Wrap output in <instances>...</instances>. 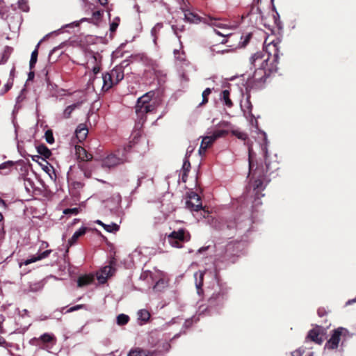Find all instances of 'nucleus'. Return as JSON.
I'll return each mask as SVG.
<instances>
[{
    "instance_id": "obj_1",
    "label": "nucleus",
    "mask_w": 356,
    "mask_h": 356,
    "mask_svg": "<svg viewBox=\"0 0 356 356\" xmlns=\"http://www.w3.org/2000/svg\"><path fill=\"white\" fill-rule=\"evenodd\" d=\"M279 49L277 43L270 42L265 47V52H257L252 57V63L257 67L253 76V82L263 83L266 78L277 70Z\"/></svg>"
},
{
    "instance_id": "obj_2",
    "label": "nucleus",
    "mask_w": 356,
    "mask_h": 356,
    "mask_svg": "<svg viewBox=\"0 0 356 356\" xmlns=\"http://www.w3.org/2000/svg\"><path fill=\"white\" fill-rule=\"evenodd\" d=\"M350 337L351 335L346 328L339 327L332 332L330 338L325 345V348L327 350H335L339 347L341 341L343 343V341H346Z\"/></svg>"
},
{
    "instance_id": "obj_3",
    "label": "nucleus",
    "mask_w": 356,
    "mask_h": 356,
    "mask_svg": "<svg viewBox=\"0 0 356 356\" xmlns=\"http://www.w3.org/2000/svg\"><path fill=\"white\" fill-rule=\"evenodd\" d=\"M191 239V235L188 231L184 229H179L177 231H173L167 236V241L169 244L176 248H181L183 244Z\"/></svg>"
},
{
    "instance_id": "obj_4",
    "label": "nucleus",
    "mask_w": 356,
    "mask_h": 356,
    "mask_svg": "<svg viewBox=\"0 0 356 356\" xmlns=\"http://www.w3.org/2000/svg\"><path fill=\"white\" fill-rule=\"evenodd\" d=\"M124 151H126V149L124 150L118 149L115 153L108 154L103 159L102 166L111 168L127 161L128 159L124 154Z\"/></svg>"
},
{
    "instance_id": "obj_5",
    "label": "nucleus",
    "mask_w": 356,
    "mask_h": 356,
    "mask_svg": "<svg viewBox=\"0 0 356 356\" xmlns=\"http://www.w3.org/2000/svg\"><path fill=\"white\" fill-rule=\"evenodd\" d=\"M33 345L39 346L40 348L49 351L56 344V339L53 334L44 333L40 337H35L31 341Z\"/></svg>"
},
{
    "instance_id": "obj_6",
    "label": "nucleus",
    "mask_w": 356,
    "mask_h": 356,
    "mask_svg": "<svg viewBox=\"0 0 356 356\" xmlns=\"http://www.w3.org/2000/svg\"><path fill=\"white\" fill-rule=\"evenodd\" d=\"M225 134H227V131L225 130H216L212 134L209 133L208 135L204 136L199 149V154L200 155L204 154L216 139L223 136Z\"/></svg>"
},
{
    "instance_id": "obj_7",
    "label": "nucleus",
    "mask_w": 356,
    "mask_h": 356,
    "mask_svg": "<svg viewBox=\"0 0 356 356\" xmlns=\"http://www.w3.org/2000/svg\"><path fill=\"white\" fill-rule=\"evenodd\" d=\"M225 300V293L222 291H218L213 293V295L209 299V307L207 309L208 313L210 314H213L217 307H220Z\"/></svg>"
},
{
    "instance_id": "obj_8",
    "label": "nucleus",
    "mask_w": 356,
    "mask_h": 356,
    "mask_svg": "<svg viewBox=\"0 0 356 356\" xmlns=\"http://www.w3.org/2000/svg\"><path fill=\"white\" fill-rule=\"evenodd\" d=\"M186 207L191 211H197L202 209V202L200 196L195 192L189 193L186 201Z\"/></svg>"
},
{
    "instance_id": "obj_9",
    "label": "nucleus",
    "mask_w": 356,
    "mask_h": 356,
    "mask_svg": "<svg viewBox=\"0 0 356 356\" xmlns=\"http://www.w3.org/2000/svg\"><path fill=\"white\" fill-rule=\"evenodd\" d=\"M112 78L113 77L111 76L110 72L104 74L102 78L96 77L93 80V85L95 86L97 84H100L102 82V90L107 91L113 86V84H115Z\"/></svg>"
},
{
    "instance_id": "obj_10",
    "label": "nucleus",
    "mask_w": 356,
    "mask_h": 356,
    "mask_svg": "<svg viewBox=\"0 0 356 356\" xmlns=\"http://www.w3.org/2000/svg\"><path fill=\"white\" fill-rule=\"evenodd\" d=\"M155 93L153 91H150L138 98L136 106V112L138 116H140V111H142V107L143 106H146L149 102H152V99L155 98Z\"/></svg>"
},
{
    "instance_id": "obj_11",
    "label": "nucleus",
    "mask_w": 356,
    "mask_h": 356,
    "mask_svg": "<svg viewBox=\"0 0 356 356\" xmlns=\"http://www.w3.org/2000/svg\"><path fill=\"white\" fill-rule=\"evenodd\" d=\"M114 268L111 266H106L97 273V279L100 284H104L107 279L112 276Z\"/></svg>"
},
{
    "instance_id": "obj_12",
    "label": "nucleus",
    "mask_w": 356,
    "mask_h": 356,
    "mask_svg": "<svg viewBox=\"0 0 356 356\" xmlns=\"http://www.w3.org/2000/svg\"><path fill=\"white\" fill-rule=\"evenodd\" d=\"M182 13L185 20L188 22H208L206 17H202L194 12L187 10H183Z\"/></svg>"
},
{
    "instance_id": "obj_13",
    "label": "nucleus",
    "mask_w": 356,
    "mask_h": 356,
    "mask_svg": "<svg viewBox=\"0 0 356 356\" xmlns=\"http://www.w3.org/2000/svg\"><path fill=\"white\" fill-rule=\"evenodd\" d=\"M51 252V250H47L42 252H38V253H37V254L33 255L29 259L24 260L22 263L20 264V266H22V264L27 266L33 262L42 260L44 258L47 257L50 254Z\"/></svg>"
},
{
    "instance_id": "obj_14",
    "label": "nucleus",
    "mask_w": 356,
    "mask_h": 356,
    "mask_svg": "<svg viewBox=\"0 0 356 356\" xmlns=\"http://www.w3.org/2000/svg\"><path fill=\"white\" fill-rule=\"evenodd\" d=\"M213 30L217 35L227 37L231 35L230 28L225 24H212Z\"/></svg>"
},
{
    "instance_id": "obj_15",
    "label": "nucleus",
    "mask_w": 356,
    "mask_h": 356,
    "mask_svg": "<svg viewBox=\"0 0 356 356\" xmlns=\"http://www.w3.org/2000/svg\"><path fill=\"white\" fill-rule=\"evenodd\" d=\"M160 104V101L155 97L154 99H152V102H149L146 106H143L142 107V111H140V116L142 117L144 114L153 112Z\"/></svg>"
},
{
    "instance_id": "obj_16",
    "label": "nucleus",
    "mask_w": 356,
    "mask_h": 356,
    "mask_svg": "<svg viewBox=\"0 0 356 356\" xmlns=\"http://www.w3.org/2000/svg\"><path fill=\"white\" fill-rule=\"evenodd\" d=\"M153 352L149 350L143 349L141 348H131L127 356H152Z\"/></svg>"
},
{
    "instance_id": "obj_17",
    "label": "nucleus",
    "mask_w": 356,
    "mask_h": 356,
    "mask_svg": "<svg viewBox=\"0 0 356 356\" xmlns=\"http://www.w3.org/2000/svg\"><path fill=\"white\" fill-rule=\"evenodd\" d=\"M76 154L78 158L82 161H90L92 159V154L88 153L86 150L81 146L76 147Z\"/></svg>"
},
{
    "instance_id": "obj_18",
    "label": "nucleus",
    "mask_w": 356,
    "mask_h": 356,
    "mask_svg": "<svg viewBox=\"0 0 356 356\" xmlns=\"http://www.w3.org/2000/svg\"><path fill=\"white\" fill-rule=\"evenodd\" d=\"M75 133L76 138L81 142L86 139L88 131L85 124H81L76 128Z\"/></svg>"
},
{
    "instance_id": "obj_19",
    "label": "nucleus",
    "mask_w": 356,
    "mask_h": 356,
    "mask_svg": "<svg viewBox=\"0 0 356 356\" xmlns=\"http://www.w3.org/2000/svg\"><path fill=\"white\" fill-rule=\"evenodd\" d=\"M110 74L113 77L112 79L115 84L118 83L120 81L122 80L124 78V73L120 67L113 68L110 72Z\"/></svg>"
},
{
    "instance_id": "obj_20",
    "label": "nucleus",
    "mask_w": 356,
    "mask_h": 356,
    "mask_svg": "<svg viewBox=\"0 0 356 356\" xmlns=\"http://www.w3.org/2000/svg\"><path fill=\"white\" fill-rule=\"evenodd\" d=\"M307 337L312 341L318 344H321L323 342L322 337L320 335V332L317 329L310 330L308 333Z\"/></svg>"
},
{
    "instance_id": "obj_21",
    "label": "nucleus",
    "mask_w": 356,
    "mask_h": 356,
    "mask_svg": "<svg viewBox=\"0 0 356 356\" xmlns=\"http://www.w3.org/2000/svg\"><path fill=\"white\" fill-rule=\"evenodd\" d=\"M86 232V228L85 227H82L79 228L77 231H76L72 236L69 239L68 244L70 245H74L78 238L81 236L84 235Z\"/></svg>"
},
{
    "instance_id": "obj_22",
    "label": "nucleus",
    "mask_w": 356,
    "mask_h": 356,
    "mask_svg": "<svg viewBox=\"0 0 356 356\" xmlns=\"http://www.w3.org/2000/svg\"><path fill=\"white\" fill-rule=\"evenodd\" d=\"M229 91L228 90H223L220 94V100L226 105L227 107L232 106V102L229 98Z\"/></svg>"
},
{
    "instance_id": "obj_23",
    "label": "nucleus",
    "mask_w": 356,
    "mask_h": 356,
    "mask_svg": "<svg viewBox=\"0 0 356 356\" xmlns=\"http://www.w3.org/2000/svg\"><path fill=\"white\" fill-rule=\"evenodd\" d=\"M93 277L90 275L81 276L78 279V286L82 287L91 284L93 282Z\"/></svg>"
},
{
    "instance_id": "obj_24",
    "label": "nucleus",
    "mask_w": 356,
    "mask_h": 356,
    "mask_svg": "<svg viewBox=\"0 0 356 356\" xmlns=\"http://www.w3.org/2000/svg\"><path fill=\"white\" fill-rule=\"evenodd\" d=\"M168 286V281L164 278H160L156 282L153 286V289L155 291H162Z\"/></svg>"
},
{
    "instance_id": "obj_25",
    "label": "nucleus",
    "mask_w": 356,
    "mask_h": 356,
    "mask_svg": "<svg viewBox=\"0 0 356 356\" xmlns=\"http://www.w3.org/2000/svg\"><path fill=\"white\" fill-rule=\"evenodd\" d=\"M206 272L199 271L195 273L194 277L195 280V286L197 289L198 293L202 286L203 277Z\"/></svg>"
},
{
    "instance_id": "obj_26",
    "label": "nucleus",
    "mask_w": 356,
    "mask_h": 356,
    "mask_svg": "<svg viewBox=\"0 0 356 356\" xmlns=\"http://www.w3.org/2000/svg\"><path fill=\"white\" fill-rule=\"evenodd\" d=\"M80 106V103L73 104L72 105L68 106L63 113V118H69L71 116L72 113L74 111L75 108H78Z\"/></svg>"
},
{
    "instance_id": "obj_27",
    "label": "nucleus",
    "mask_w": 356,
    "mask_h": 356,
    "mask_svg": "<svg viewBox=\"0 0 356 356\" xmlns=\"http://www.w3.org/2000/svg\"><path fill=\"white\" fill-rule=\"evenodd\" d=\"M137 315H138V320L143 323L147 322L150 318V314L146 309L139 310L138 312Z\"/></svg>"
},
{
    "instance_id": "obj_28",
    "label": "nucleus",
    "mask_w": 356,
    "mask_h": 356,
    "mask_svg": "<svg viewBox=\"0 0 356 356\" xmlns=\"http://www.w3.org/2000/svg\"><path fill=\"white\" fill-rule=\"evenodd\" d=\"M246 105L247 109H243L244 115L247 119H250L251 122H253V115H252V105L250 104V102L248 100L246 101L245 103V105H241V107L243 108Z\"/></svg>"
},
{
    "instance_id": "obj_29",
    "label": "nucleus",
    "mask_w": 356,
    "mask_h": 356,
    "mask_svg": "<svg viewBox=\"0 0 356 356\" xmlns=\"http://www.w3.org/2000/svg\"><path fill=\"white\" fill-rule=\"evenodd\" d=\"M40 42H38V44L36 46L35 49L31 53L30 63H29V65H30V68L31 69L34 67L35 64L37 62V58H38V47L40 45Z\"/></svg>"
},
{
    "instance_id": "obj_30",
    "label": "nucleus",
    "mask_w": 356,
    "mask_h": 356,
    "mask_svg": "<svg viewBox=\"0 0 356 356\" xmlns=\"http://www.w3.org/2000/svg\"><path fill=\"white\" fill-rule=\"evenodd\" d=\"M38 152L45 158L48 159L50 157L51 153V151L45 145H40L38 147Z\"/></svg>"
},
{
    "instance_id": "obj_31",
    "label": "nucleus",
    "mask_w": 356,
    "mask_h": 356,
    "mask_svg": "<svg viewBox=\"0 0 356 356\" xmlns=\"http://www.w3.org/2000/svg\"><path fill=\"white\" fill-rule=\"evenodd\" d=\"M254 33L252 32L243 33L241 37V42L243 47H245L250 41Z\"/></svg>"
},
{
    "instance_id": "obj_32",
    "label": "nucleus",
    "mask_w": 356,
    "mask_h": 356,
    "mask_svg": "<svg viewBox=\"0 0 356 356\" xmlns=\"http://www.w3.org/2000/svg\"><path fill=\"white\" fill-rule=\"evenodd\" d=\"M104 229L108 232H116L119 230V225L116 223H111V224H105L104 226Z\"/></svg>"
},
{
    "instance_id": "obj_33",
    "label": "nucleus",
    "mask_w": 356,
    "mask_h": 356,
    "mask_svg": "<svg viewBox=\"0 0 356 356\" xmlns=\"http://www.w3.org/2000/svg\"><path fill=\"white\" fill-rule=\"evenodd\" d=\"M172 30L173 31V32L175 33V34L179 38V33L180 32H182L184 30V26L183 24H172Z\"/></svg>"
},
{
    "instance_id": "obj_34",
    "label": "nucleus",
    "mask_w": 356,
    "mask_h": 356,
    "mask_svg": "<svg viewBox=\"0 0 356 356\" xmlns=\"http://www.w3.org/2000/svg\"><path fill=\"white\" fill-rule=\"evenodd\" d=\"M129 319V318L127 315L123 314H120L117 316V323L120 325H125L128 323Z\"/></svg>"
},
{
    "instance_id": "obj_35",
    "label": "nucleus",
    "mask_w": 356,
    "mask_h": 356,
    "mask_svg": "<svg viewBox=\"0 0 356 356\" xmlns=\"http://www.w3.org/2000/svg\"><path fill=\"white\" fill-rule=\"evenodd\" d=\"M12 51H13V48L8 47V46L5 47L3 54V56H2V61L0 62V64L4 63L5 62H6L9 56L12 53Z\"/></svg>"
},
{
    "instance_id": "obj_36",
    "label": "nucleus",
    "mask_w": 356,
    "mask_h": 356,
    "mask_svg": "<svg viewBox=\"0 0 356 356\" xmlns=\"http://www.w3.org/2000/svg\"><path fill=\"white\" fill-rule=\"evenodd\" d=\"M18 8L24 12H28L29 10L28 1L26 0H19Z\"/></svg>"
},
{
    "instance_id": "obj_37",
    "label": "nucleus",
    "mask_w": 356,
    "mask_h": 356,
    "mask_svg": "<svg viewBox=\"0 0 356 356\" xmlns=\"http://www.w3.org/2000/svg\"><path fill=\"white\" fill-rule=\"evenodd\" d=\"M174 55L176 60H179L181 62L185 60V54L184 51H180V50L175 49Z\"/></svg>"
},
{
    "instance_id": "obj_38",
    "label": "nucleus",
    "mask_w": 356,
    "mask_h": 356,
    "mask_svg": "<svg viewBox=\"0 0 356 356\" xmlns=\"http://www.w3.org/2000/svg\"><path fill=\"white\" fill-rule=\"evenodd\" d=\"M103 13H104V10H93L92 11L93 19L97 20V21L101 20Z\"/></svg>"
},
{
    "instance_id": "obj_39",
    "label": "nucleus",
    "mask_w": 356,
    "mask_h": 356,
    "mask_svg": "<svg viewBox=\"0 0 356 356\" xmlns=\"http://www.w3.org/2000/svg\"><path fill=\"white\" fill-rule=\"evenodd\" d=\"M44 136H45L46 141L48 143H49V144L54 143V138L53 134H52L51 131H50V130L47 131L45 132Z\"/></svg>"
},
{
    "instance_id": "obj_40",
    "label": "nucleus",
    "mask_w": 356,
    "mask_h": 356,
    "mask_svg": "<svg viewBox=\"0 0 356 356\" xmlns=\"http://www.w3.org/2000/svg\"><path fill=\"white\" fill-rule=\"evenodd\" d=\"M211 89L207 88L202 92V104H205L208 102V96L211 94Z\"/></svg>"
},
{
    "instance_id": "obj_41",
    "label": "nucleus",
    "mask_w": 356,
    "mask_h": 356,
    "mask_svg": "<svg viewBox=\"0 0 356 356\" xmlns=\"http://www.w3.org/2000/svg\"><path fill=\"white\" fill-rule=\"evenodd\" d=\"M261 135L264 138V140L265 142V144L264 145L261 146V149L264 153V156L265 157H266L267 156V154H268V149H267V136H266V134L265 132H261Z\"/></svg>"
},
{
    "instance_id": "obj_42",
    "label": "nucleus",
    "mask_w": 356,
    "mask_h": 356,
    "mask_svg": "<svg viewBox=\"0 0 356 356\" xmlns=\"http://www.w3.org/2000/svg\"><path fill=\"white\" fill-rule=\"evenodd\" d=\"M42 168L49 175V177L53 179L51 173L55 175L53 167L47 163L44 165Z\"/></svg>"
},
{
    "instance_id": "obj_43",
    "label": "nucleus",
    "mask_w": 356,
    "mask_h": 356,
    "mask_svg": "<svg viewBox=\"0 0 356 356\" xmlns=\"http://www.w3.org/2000/svg\"><path fill=\"white\" fill-rule=\"evenodd\" d=\"M263 189V182L261 179H257L254 183V190L258 192L259 191Z\"/></svg>"
},
{
    "instance_id": "obj_44",
    "label": "nucleus",
    "mask_w": 356,
    "mask_h": 356,
    "mask_svg": "<svg viewBox=\"0 0 356 356\" xmlns=\"http://www.w3.org/2000/svg\"><path fill=\"white\" fill-rule=\"evenodd\" d=\"M190 168H191L190 162L186 158L185 160L184 161V163L182 165V169H181L182 172L188 173V172L190 170Z\"/></svg>"
},
{
    "instance_id": "obj_45",
    "label": "nucleus",
    "mask_w": 356,
    "mask_h": 356,
    "mask_svg": "<svg viewBox=\"0 0 356 356\" xmlns=\"http://www.w3.org/2000/svg\"><path fill=\"white\" fill-rule=\"evenodd\" d=\"M161 28V24H157L154 27L152 28V36L154 37V42L156 43V33L157 31H159Z\"/></svg>"
},
{
    "instance_id": "obj_46",
    "label": "nucleus",
    "mask_w": 356,
    "mask_h": 356,
    "mask_svg": "<svg viewBox=\"0 0 356 356\" xmlns=\"http://www.w3.org/2000/svg\"><path fill=\"white\" fill-rule=\"evenodd\" d=\"M280 24H275V23H273L271 24H268L266 27L271 31L272 34H275V31L274 30V29L277 28L278 29H280V26H279Z\"/></svg>"
},
{
    "instance_id": "obj_47",
    "label": "nucleus",
    "mask_w": 356,
    "mask_h": 356,
    "mask_svg": "<svg viewBox=\"0 0 356 356\" xmlns=\"http://www.w3.org/2000/svg\"><path fill=\"white\" fill-rule=\"evenodd\" d=\"M3 2L2 1H0V15L3 19H6L7 14L6 12L3 11Z\"/></svg>"
},
{
    "instance_id": "obj_48",
    "label": "nucleus",
    "mask_w": 356,
    "mask_h": 356,
    "mask_svg": "<svg viewBox=\"0 0 356 356\" xmlns=\"http://www.w3.org/2000/svg\"><path fill=\"white\" fill-rule=\"evenodd\" d=\"M248 153H249V166H250V170H251L252 168V158L253 156V151L251 147H248Z\"/></svg>"
},
{
    "instance_id": "obj_49",
    "label": "nucleus",
    "mask_w": 356,
    "mask_h": 356,
    "mask_svg": "<svg viewBox=\"0 0 356 356\" xmlns=\"http://www.w3.org/2000/svg\"><path fill=\"white\" fill-rule=\"evenodd\" d=\"M83 307H84V305H76V306H74V307H70V308L67 310V312H74V311H76V310H78V309H79L83 308Z\"/></svg>"
},
{
    "instance_id": "obj_50",
    "label": "nucleus",
    "mask_w": 356,
    "mask_h": 356,
    "mask_svg": "<svg viewBox=\"0 0 356 356\" xmlns=\"http://www.w3.org/2000/svg\"><path fill=\"white\" fill-rule=\"evenodd\" d=\"M12 87V83H7L5 86H4V90L3 91H1L0 92V94L3 95L4 94L5 92H6L7 91H8Z\"/></svg>"
},
{
    "instance_id": "obj_51",
    "label": "nucleus",
    "mask_w": 356,
    "mask_h": 356,
    "mask_svg": "<svg viewBox=\"0 0 356 356\" xmlns=\"http://www.w3.org/2000/svg\"><path fill=\"white\" fill-rule=\"evenodd\" d=\"M118 24H110V31L111 33L115 31L118 26Z\"/></svg>"
},
{
    "instance_id": "obj_52",
    "label": "nucleus",
    "mask_w": 356,
    "mask_h": 356,
    "mask_svg": "<svg viewBox=\"0 0 356 356\" xmlns=\"http://www.w3.org/2000/svg\"><path fill=\"white\" fill-rule=\"evenodd\" d=\"M291 356H302V353L300 350H296L291 353Z\"/></svg>"
},
{
    "instance_id": "obj_53",
    "label": "nucleus",
    "mask_w": 356,
    "mask_h": 356,
    "mask_svg": "<svg viewBox=\"0 0 356 356\" xmlns=\"http://www.w3.org/2000/svg\"><path fill=\"white\" fill-rule=\"evenodd\" d=\"M193 150H194V148L189 146L186 150V158L187 156H189L191 155V154L193 152Z\"/></svg>"
},
{
    "instance_id": "obj_54",
    "label": "nucleus",
    "mask_w": 356,
    "mask_h": 356,
    "mask_svg": "<svg viewBox=\"0 0 356 356\" xmlns=\"http://www.w3.org/2000/svg\"><path fill=\"white\" fill-rule=\"evenodd\" d=\"M356 302V297L353 299H350V300H348L346 303V305H350L353 303Z\"/></svg>"
},
{
    "instance_id": "obj_55",
    "label": "nucleus",
    "mask_w": 356,
    "mask_h": 356,
    "mask_svg": "<svg viewBox=\"0 0 356 356\" xmlns=\"http://www.w3.org/2000/svg\"><path fill=\"white\" fill-rule=\"evenodd\" d=\"M72 211L76 213L77 209H66V210H65L64 213L67 214V213H69L70 212H72Z\"/></svg>"
},
{
    "instance_id": "obj_56",
    "label": "nucleus",
    "mask_w": 356,
    "mask_h": 356,
    "mask_svg": "<svg viewBox=\"0 0 356 356\" xmlns=\"http://www.w3.org/2000/svg\"><path fill=\"white\" fill-rule=\"evenodd\" d=\"M163 347H164L165 350L168 351V350L170 349V343H169L165 342V343H164Z\"/></svg>"
},
{
    "instance_id": "obj_57",
    "label": "nucleus",
    "mask_w": 356,
    "mask_h": 356,
    "mask_svg": "<svg viewBox=\"0 0 356 356\" xmlns=\"http://www.w3.org/2000/svg\"><path fill=\"white\" fill-rule=\"evenodd\" d=\"M186 178H187V173L186 172H183L182 177H181L182 181L184 182H186Z\"/></svg>"
},
{
    "instance_id": "obj_58",
    "label": "nucleus",
    "mask_w": 356,
    "mask_h": 356,
    "mask_svg": "<svg viewBox=\"0 0 356 356\" xmlns=\"http://www.w3.org/2000/svg\"><path fill=\"white\" fill-rule=\"evenodd\" d=\"M95 223H97V224H98V225H101L102 227H104V225H105V223H104L103 222H102V221H101V220H96V221H95Z\"/></svg>"
},
{
    "instance_id": "obj_59",
    "label": "nucleus",
    "mask_w": 356,
    "mask_h": 356,
    "mask_svg": "<svg viewBox=\"0 0 356 356\" xmlns=\"http://www.w3.org/2000/svg\"><path fill=\"white\" fill-rule=\"evenodd\" d=\"M254 204L255 206H257L259 204H261V202L259 201V198H257V199L254 200Z\"/></svg>"
},
{
    "instance_id": "obj_60",
    "label": "nucleus",
    "mask_w": 356,
    "mask_h": 356,
    "mask_svg": "<svg viewBox=\"0 0 356 356\" xmlns=\"http://www.w3.org/2000/svg\"><path fill=\"white\" fill-rule=\"evenodd\" d=\"M99 1L103 6L107 4L108 3V0H99Z\"/></svg>"
},
{
    "instance_id": "obj_61",
    "label": "nucleus",
    "mask_w": 356,
    "mask_h": 356,
    "mask_svg": "<svg viewBox=\"0 0 356 356\" xmlns=\"http://www.w3.org/2000/svg\"><path fill=\"white\" fill-rule=\"evenodd\" d=\"M99 67H95L93 68V72H94V73H95V74L98 73V72H99Z\"/></svg>"
},
{
    "instance_id": "obj_62",
    "label": "nucleus",
    "mask_w": 356,
    "mask_h": 356,
    "mask_svg": "<svg viewBox=\"0 0 356 356\" xmlns=\"http://www.w3.org/2000/svg\"><path fill=\"white\" fill-rule=\"evenodd\" d=\"M86 21H87L86 18H82L81 20H79V21H74V22H81V23H83V22H85Z\"/></svg>"
},
{
    "instance_id": "obj_63",
    "label": "nucleus",
    "mask_w": 356,
    "mask_h": 356,
    "mask_svg": "<svg viewBox=\"0 0 356 356\" xmlns=\"http://www.w3.org/2000/svg\"><path fill=\"white\" fill-rule=\"evenodd\" d=\"M207 248H208L207 247H206V248H200V249H199L198 252H199L200 253H201V252H202L203 251L206 250Z\"/></svg>"
},
{
    "instance_id": "obj_64",
    "label": "nucleus",
    "mask_w": 356,
    "mask_h": 356,
    "mask_svg": "<svg viewBox=\"0 0 356 356\" xmlns=\"http://www.w3.org/2000/svg\"><path fill=\"white\" fill-rule=\"evenodd\" d=\"M203 213H204L202 214V215H203V217H204V218H205V217H206V216H207V215H208V213H207V211H206L205 210H204V211H203Z\"/></svg>"
}]
</instances>
